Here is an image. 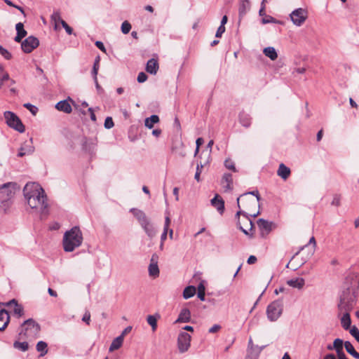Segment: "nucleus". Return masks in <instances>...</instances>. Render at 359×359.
<instances>
[{
	"label": "nucleus",
	"mask_w": 359,
	"mask_h": 359,
	"mask_svg": "<svg viewBox=\"0 0 359 359\" xmlns=\"http://www.w3.org/2000/svg\"><path fill=\"white\" fill-rule=\"evenodd\" d=\"M358 289L359 274L356 273L348 274L342 285L338 305L339 311L343 313L341 324L346 330H348L351 326V320L349 312L356 305Z\"/></svg>",
	"instance_id": "1"
},
{
	"label": "nucleus",
	"mask_w": 359,
	"mask_h": 359,
	"mask_svg": "<svg viewBox=\"0 0 359 359\" xmlns=\"http://www.w3.org/2000/svg\"><path fill=\"white\" fill-rule=\"evenodd\" d=\"M23 194L31 208L38 210L41 215L48 213L47 197L40 184L35 182L26 184L23 189Z\"/></svg>",
	"instance_id": "2"
},
{
	"label": "nucleus",
	"mask_w": 359,
	"mask_h": 359,
	"mask_svg": "<svg viewBox=\"0 0 359 359\" xmlns=\"http://www.w3.org/2000/svg\"><path fill=\"white\" fill-rule=\"evenodd\" d=\"M83 242V236L78 226H74L66 231L63 237V248L65 252H72L79 248Z\"/></svg>",
	"instance_id": "3"
},
{
	"label": "nucleus",
	"mask_w": 359,
	"mask_h": 359,
	"mask_svg": "<svg viewBox=\"0 0 359 359\" xmlns=\"http://www.w3.org/2000/svg\"><path fill=\"white\" fill-rule=\"evenodd\" d=\"M137 219L142 228L149 238H153L156 234V230L154 225L150 222L145 213L138 209L131 208L130 210Z\"/></svg>",
	"instance_id": "4"
},
{
	"label": "nucleus",
	"mask_w": 359,
	"mask_h": 359,
	"mask_svg": "<svg viewBox=\"0 0 359 359\" xmlns=\"http://www.w3.org/2000/svg\"><path fill=\"white\" fill-rule=\"evenodd\" d=\"M16 183L8 182L0 187V206L8 207L14 197Z\"/></svg>",
	"instance_id": "5"
},
{
	"label": "nucleus",
	"mask_w": 359,
	"mask_h": 359,
	"mask_svg": "<svg viewBox=\"0 0 359 359\" xmlns=\"http://www.w3.org/2000/svg\"><path fill=\"white\" fill-rule=\"evenodd\" d=\"M283 311V302L280 300L273 301L266 308L267 318L271 322H275L280 317Z\"/></svg>",
	"instance_id": "6"
},
{
	"label": "nucleus",
	"mask_w": 359,
	"mask_h": 359,
	"mask_svg": "<svg viewBox=\"0 0 359 359\" xmlns=\"http://www.w3.org/2000/svg\"><path fill=\"white\" fill-rule=\"evenodd\" d=\"M7 125L22 133L25 130V127L19 117L12 111H6L4 114Z\"/></svg>",
	"instance_id": "7"
},
{
	"label": "nucleus",
	"mask_w": 359,
	"mask_h": 359,
	"mask_svg": "<svg viewBox=\"0 0 359 359\" xmlns=\"http://www.w3.org/2000/svg\"><path fill=\"white\" fill-rule=\"evenodd\" d=\"M40 329V325L33 319L29 318L22 323V330L19 334L20 335L23 334L25 335L33 336L37 334Z\"/></svg>",
	"instance_id": "8"
},
{
	"label": "nucleus",
	"mask_w": 359,
	"mask_h": 359,
	"mask_svg": "<svg viewBox=\"0 0 359 359\" xmlns=\"http://www.w3.org/2000/svg\"><path fill=\"white\" fill-rule=\"evenodd\" d=\"M241 200L242 202H246V203L250 202V203H252L253 205L255 206L257 205V202L259 203V201L261 200V197L259 196V191L257 190L249 191L248 193H245V194L241 195L237 198V204H238V207L239 209L241 208V207H240V201Z\"/></svg>",
	"instance_id": "9"
},
{
	"label": "nucleus",
	"mask_w": 359,
	"mask_h": 359,
	"mask_svg": "<svg viewBox=\"0 0 359 359\" xmlns=\"http://www.w3.org/2000/svg\"><path fill=\"white\" fill-rule=\"evenodd\" d=\"M290 19L296 26H301L307 18V11L302 8L294 10L290 15Z\"/></svg>",
	"instance_id": "10"
},
{
	"label": "nucleus",
	"mask_w": 359,
	"mask_h": 359,
	"mask_svg": "<svg viewBox=\"0 0 359 359\" xmlns=\"http://www.w3.org/2000/svg\"><path fill=\"white\" fill-rule=\"evenodd\" d=\"M243 215L244 216V220H245V223L244 224V226H249L250 228H249V230L250 231H253V223H252V221L248 217V216L246 215V213L245 212H242L241 210H238L236 214V217L237 218L238 221H237V226L239 228V229H241L246 236H249L250 237H252V235L253 233H250L247 229H244L243 227V226L241 225V222H240V215Z\"/></svg>",
	"instance_id": "11"
},
{
	"label": "nucleus",
	"mask_w": 359,
	"mask_h": 359,
	"mask_svg": "<svg viewBox=\"0 0 359 359\" xmlns=\"http://www.w3.org/2000/svg\"><path fill=\"white\" fill-rule=\"evenodd\" d=\"M39 45V39L33 36H28L21 43V48L25 53H31Z\"/></svg>",
	"instance_id": "12"
},
{
	"label": "nucleus",
	"mask_w": 359,
	"mask_h": 359,
	"mask_svg": "<svg viewBox=\"0 0 359 359\" xmlns=\"http://www.w3.org/2000/svg\"><path fill=\"white\" fill-rule=\"evenodd\" d=\"M190 334L184 332H180L177 338V345L180 352H186L190 346Z\"/></svg>",
	"instance_id": "13"
},
{
	"label": "nucleus",
	"mask_w": 359,
	"mask_h": 359,
	"mask_svg": "<svg viewBox=\"0 0 359 359\" xmlns=\"http://www.w3.org/2000/svg\"><path fill=\"white\" fill-rule=\"evenodd\" d=\"M34 151L32 138L25 141L19 149L18 156L23 157L25 155H30Z\"/></svg>",
	"instance_id": "14"
},
{
	"label": "nucleus",
	"mask_w": 359,
	"mask_h": 359,
	"mask_svg": "<svg viewBox=\"0 0 359 359\" xmlns=\"http://www.w3.org/2000/svg\"><path fill=\"white\" fill-rule=\"evenodd\" d=\"M6 305L15 314L18 318L24 314L23 306L19 304L15 299L8 302Z\"/></svg>",
	"instance_id": "15"
},
{
	"label": "nucleus",
	"mask_w": 359,
	"mask_h": 359,
	"mask_svg": "<svg viewBox=\"0 0 359 359\" xmlns=\"http://www.w3.org/2000/svg\"><path fill=\"white\" fill-rule=\"evenodd\" d=\"M221 184L225 191H230L233 189V177L230 173H224Z\"/></svg>",
	"instance_id": "16"
},
{
	"label": "nucleus",
	"mask_w": 359,
	"mask_h": 359,
	"mask_svg": "<svg viewBox=\"0 0 359 359\" xmlns=\"http://www.w3.org/2000/svg\"><path fill=\"white\" fill-rule=\"evenodd\" d=\"M250 7L251 4L249 0H241L238 8L239 20L250 10Z\"/></svg>",
	"instance_id": "17"
},
{
	"label": "nucleus",
	"mask_w": 359,
	"mask_h": 359,
	"mask_svg": "<svg viewBox=\"0 0 359 359\" xmlns=\"http://www.w3.org/2000/svg\"><path fill=\"white\" fill-rule=\"evenodd\" d=\"M10 321V316L5 309L0 310V330H4Z\"/></svg>",
	"instance_id": "18"
},
{
	"label": "nucleus",
	"mask_w": 359,
	"mask_h": 359,
	"mask_svg": "<svg viewBox=\"0 0 359 359\" xmlns=\"http://www.w3.org/2000/svg\"><path fill=\"white\" fill-rule=\"evenodd\" d=\"M191 320V312L187 308H184L181 310L177 319L175 323H189Z\"/></svg>",
	"instance_id": "19"
},
{
	"label": "nucleus",
	"mask_w": 359,
	"mask_h": 359,
	"mask_svg": "<svg viewBox=\"0 0 359 359\" xmlns=\"http://www.w3.org/2000/svg\"><path fill=\"white\" fill-rule=\"evenodd\" d=\"M211 204L213 205L217 211L222 214L224 211V201L218 195H216L212 200Z\"/></svg>",
	"instance_id": "20"
},
{
	"label": "nucleus",
	"mask_w": 359,
	"mask_h": 359,
	"mask_svg": "<svg viewBox=\"0 0 359 359\" xmlns=\"http://www.w3.org/2000/svg\"><path fill=\"white\" fill-rule=\"evenodd\" d=\"M287 284L293 288L301 290L305 285V280L303 278H295L288 280Z\"/></svg>",
	"instance_id": "21"
},
{
	"label": "nucleus",
	"mask_w": 359,
	"mask_h": 359,
	"mask_svg": "<svg viewBox=\"0 0 359 359\" xmlns=\"http://www.w3.org/2000/svg\"><path fill=\"white\" fill-rule=\"evenodd\" d=\"M290 169L284 163H280L279 165L278 169L277 170V175L283 180H286L290 175Z\"/></svg>",
	"instance_id": "22"
},
{
	"label": "nucleus",
	"mask_w": 359,
	"mask_h": 359,
	"mask_svg": "<svg viewBox=\"0 0 359 359\" xmlns=\"http://www.w3.org/2000/svg\"><path fill=\"white\" fill-rule=\"evenodd\" d=\"M238 119L240 123L245 128H249L251 125L252 118L250 114L245 111L240 112L238 115Z\"/></svg>",
	"instance_id": "23"
},
{
	"label": "nucleus",
	"mask_w": 359,
	"mask_h": 359,
	"mask_svg": "<svg viewBox=\"0 0 359 359\" xmlns=\"http://www.w3.org/2000/svg\"><path fill=\"white\" fill-rule=\"evenodd\" d=\"M158 69V61L154 58L148 60L146 66V71L151 74H156Z\"/></svg>",
	"instance_id": "24"
},
{
	"label": "nucleus",
	"mask_w": 359,
	"mask_h": 359,
	"mask_svg": "<svg viewBox=\"0 0 359 359\" xmlns=\"http://www.w3.org/2000/svg\"><path fill=\"white\" fill-rule=\"evenodd\" d=\"M266 346H255L253 348L248 351L247 359H257L262 351Z\"/></svg>",
	"instance_id": "25"
},
{
	"label": "nucleus",
	"mask_w": 359,
	"mask_h": 359,
	"mask_svg": "<svg viewBox=\"0 0 359 359\" xmlns=\"http://www.w3.org/2000/svg\"><path fill=\"white\" fill-rule=\"evenodd\" d=\"M55 107L57 110L69 114L72 111V107L67 100L58 102Z\"/></svg>",
	"instance_id": "26"
},
{
	"label": "nucleus",
	"mask_w": 359,
	"mask_h": 359,
	"mask_svg": "<svg viewBox=\"0 0 359 359\" xmlns=\"http://www.w3.org/2000/svg\"><path fill=\"white\" fill-rule=\"evenodd\" d=\"M123 341V336H118L116 338H115L112 341V342L109 346V351L112 352L115 350L118 349L122 346Z\"/></svg>",
	"instance_id": "27"
},
{
	"label": "nucleus",
	"mask_w": 359,
	"mask_h": 359,
	"mask_svg": "<svg viewBox=\"0 0 359 359\" xmlns=\"http://www.w3.org/2000/svg\"><path fill=\"white\" fill-rule=\"evenodd\" d=\"M159 122V117L157 115H151L150 117L146 118L144 120V126L151 129L154 127L155 123Z\"/></svg>",
	"instance_id": "28"
},
{
	"label": "nucleus",
	"mask_w": 359,
	"mask_h": 359,
	"mask_svg": "<svg viewBox=\"0 0 359 359\" xmlns=\"http://www.w3.org/2000/svg\"><path fill=\"white\" fill-rule=\"evenodd\" d=\"M264 54L270 58L271 60H275L278 57V54L276 49L273 47H266L263 50Z\"/></svg>",
	"instance_id": "29"
},
{
	"label": "nucleus",
	"mask_w": 359,
	"mask_h": 359,
	"mask_svg": "<svg viewBox=\"0 0 359 359\" xmlns=\"http://www.w3.org/2000/svg\"><path fill=\"white\" fill-rule=\"evenodd\" d=\"M344 347H345L346 351L349 354H351L353 358H355V359H359V353H358L355 350L353 346L352 345V344L350 341H345Z\"/></svg>",
	"instance_id": "30"
},
{
	"label": "nucleus",
	"mask_w": 359,
	"mask_h": 359,
	"mask_svg": "<svg viewBox=\"0 0 359 359\" xmlns=\"http://www.w3.org/2000/svg\"><path fill=\"white\" fill-rule=\"evenodd\" d=\"M160 318L158 314L149 315L147 318V321L149 325H151L152 330L154 332L157 328V319Z\"/></svg>",
	"instance_id": "31"
},
{
	"label": "nucleus",
	"mask_w": 359,
	"mask_h": 359,
	"mask_svg": "<svg viewBox=\"0 0 359 359\" xmlns=\"http://www.w3.org/2000/svg\"><path fill=\"white\" fill-rule=\"evenodd\" d=\"M196 287L193 285H189V286H187L184 288V291H183V297L185 299H189L191 297H192L193 296H194V294H196Z\"/></svg>",
	"instance_id": "32"
},
{
	"label": "nucleus",
	"mask_w": 359,
	"mask_h": 359,
	"mask_svg": "<svg viewBox=\"0 0 359 359\" xmlns=\"http://www.w3.org/2000/svg\"><path fill=\"white\" fill-rule=\"evenodd\" d=\"M257 224L261 229H264L269 232L271 230L273 223L264 219H259L257 221Z\"/></svg>",
	"instance_id": "33"
},
{
	"label": "nucleus",
	"mask_w": 359,
	"mask_h": 359,
	"mask_svg": "<svg viewBox=\"0 0 359 359\" xmlns=\"http://www.w3.org/2000/svg\"><path fill=\"white\" fill-rule=\"evenodd\" d=\"M311 244L313 245V248H312V250L310 252V255H313V253H314V251H315L316 245V239H315V238L313 236H312L310 238V240L309 241V243L307 245H305L299 248V250L293 255L292 259H293L295 256L298 255L301 251H302L304 248H306L308 246V245H311Z\"/></svg>",
	"instance_id": "34"
},
{
	"label": "nucleus",
	"mask_w": 359,
	"mask_h": 359,
	"mask_svg": "<svg viewBox=\"0 0 359 359\" xmlns=\"http://www.w3.org/2000/svg\"><path fill=\"white\" fill-rule=\"evenodd\" d=\"M36 350L41 353V356H43L48 352V344L45 341H40L36 344Z\"/></svg>",
	"instance_id": "35"
},
{
	"label": "nucleus",
	"mask_w": 359,
	"mask_h": 359,
	"mask_svg": "<svg viewBox=\"0 0 359 359\" xmlns=\"http://www.w3.org/2000/svg\"><path fill=\"white\" fill-rule=\"evenodd\" d=\"M149 274L150 276H153L154 278L158 277L159 276V269L158 264L154 263L149 264Z\"/></svg>",
	"instance_id": "36"
},
{
	"label": "nucleus",
	"mask_w": 359,
	"mask_h": 359,
	"mask_svg": "<svg viewBox=\"0 0 359 359\" xmlns=\"http://www.w3.org/2000/svg\"><path fill=\"white\" fill-rule=\"evenodd\" d=\"M205 287L203 282H201L198 285V297L201 301H205Z\"/></svg>",
	"instance_id": "37"
},
{
	"label": "nucleus",
	"mask_w": 359,
	"mask_h": 359,
	"mask_svg": "<svg viewBox=\"0 0 359 359\" xmlns=\"http://www.w3.org/2000/svg\"><path fill=\"white\" fill-rule=\"evenodd\" d=\"M15 29L18 35H21L25 37L27 35V31L24 29V25L22 22H18L15 25Z\"/></svg>",
	"instance_id": "38"
},
{
	"label": "nucleus",
	"mask_w": 359,
	"mask_h": 359,
	"mask_svg": "<svg viewBox=\"0 0 359 359\" xmlns=\"http://www.w3.org/2000/svg\"><path fill=\"white\" fill-rule=\"evenodd\" d=\"M13 346L15 348L20 349L22 351H27L29 348V344L26 341H23V342L15 341L14 343Z\"/></svg>",
	"instance_id": "39"
},
{
	"label": "nucleus",
	"mask_w": 359,
	"mask_h": 359,
	"mask_svg": "<svg viewBox=\"0 0 359 359\" xmlns=\"http://www.w3.org/2000/svg\"><path fill=\"white\" fill-rule=\"evenodd\" d=\"M344 345V343L342 339L337 338L334 339L333 342V348L335 351H339V350L343 349V346Z\"/></svg>",
	"instance_id": "40"
},
{
	"label": "nucleus",
	"mask_w": 359,
	"mask_h": 359,
	"mask_svg": "<svg viewBox=\"0 0 359 359\" xmlns=\"http://www.w3.org/2000/svg\"><path fill=\"white\" fill-rule=\"evenodd\" d=\"M224 166L228 170H232L234 172H237L234 162L230 158H227L225 160Z\"/></svg>",
	"instance_id": "41"
},
{
	"label": "nucleus",
	"mask_w": 359,
	"mask_h": 359,
	"mask_svg": "<svg viewBox=\"0 0 359 359\" xmlns=\"http://www.w3.org/2000/svg\"><path fill=\"white\" fill-rule=\"evenodd\" d=\"M0 54L6 59L11 60L12 58L11 53L4 48L3 46H0Z\"/></svg>",
	"instance_id": "42"
},
{
	"label": "nucleus",
	"mask_w": 359,
	"mask_h": 359,
	"mask_svg": "<svg viewBox=\"0 0 359 359\" xmlns=\"http://www.w3.org/2000/svg\"><path fill=\"white\" fill-rule=\"evenodd\" d=\"M23 107L27 109L33 115H36L38 111V108L30 103H25Z\"/></svg>",
	"instance_id": "43"
},
{
	"label": "nucleus",
	"mask_w": 359,
	"mask_h": 359,
	"mask_svg": "<svg viewBox=\"0 0 359 359\" xmlns=\"http://www.w3.org/2000/svg\"><path fill=\"white\" fill-rule=\"evenodd\" d=\"M131 29V25L128 21H124L121 25V32L126 34Z\"/></svg>",
	"instance_id": "44"
},
{
	"label": "nucleus",
	"mask_w": 359,
	"mask_h": 359,
	"mask_svg": "<svg viewBox=\"0 0 359 359\" xmlns=\"http://www.w3.org/2000/svg\"><path fill=\"white\" fill-rule=\"evenodd\" d=\"M52 20L57 25V23H61V20H63L60 17V13L58 11H55L51 16Z\"/></svg>",
	"instance_id": "45"
},
{
	"label": "nucleus",
	"mask_w": 359,
	"mask_h": 359,
	"mask_svg": "<svg viewBox=\"0 0 359 359\" xmlns=\"http://www.w3.org/2000/svg\"><path fill=\"white\" fill-rule=\"evenodd\" d=\"M203 167V165H202L201 163L200 164H198V163L197 164L196 171L195 176H194V178L197 182L200 181V175L201 173Z\"/></svg>",
	"instance_id": "46"
},
{
	"label": "nucleus",
	"mask_w": 359,
	"mask_h": 359,
	"mask_svg": "<svg viewBox=\"0 0 359 359\" xmlns=\"http://www.w3.org/2000/svg\"><path fill=\"white\" fill-rule=\"evenodd\" d=\"M350 334L359 342V330L356 327H353L350 330Z\"/></svg>",
	"instance_id": "47"
},
{
	"label": "nucleus",
	"mask_w": 359,
	"mask_h": 359,
	"mask_svg": "<svg viewBox=\"0 0 359 359\" xmlns=\"http://www.w3.org/2000/svg\"><path fill=\"white\" fill-rule=\"evenodd\" d=\"M341 196L339 194H335L333 196V199H332V201L331 203V204L332 205H335L337 207L341 205Z\"/></svg>",
	"instance_id": "48"
},
{
	"label": "nucleus",
	"mask_w": 359,
	"mask_h": 359,
	"mask_svg": "<svg viewBox=\"0 0 359 359\" xmlns=\"http://www.w3.org/2000/svg\"><path fill=\"white\" fill-rule=\"evenodd\" d=\"M62 27L65 29L66 32L68 34H72L73 33V29L71 27L68 25V24L65 20H61L60 23Z\"/></svg>",
	"instance_id": "49"
},
{
	"label": "nucleus",
	"mask_w": 359,
	"mask_h": 359,
	"mask_svg": "<svg viewBox=\"0 0 359 359\" xmlns=\"http://www.w3.org/2000/svg\"><path fill=\"white\" fill-rule=\"evenodd\" d=\"M114 121L111 117H107L104 121V127L107 129H110L114 126Z\"/></svg>",
	"instance_id": "50"
},
{
	"label": "nucleus",
	"mask_w": 359,
	"mask_h": 359,
	"mask_svg": "<svg viewBox=\"0 0 359 359\" xmlns=\"http://www.w3.org/2000/svg\"><path fill=\"white\" fill-rule=\"evenodd\" d=\"M147 75L144 72H140L137 80L139 83H143L147 81Z\"/></svg>",
	"instance_id": "51"
},
{
	"label": "nucleus",
	"mask_w": 359,
	"mask_h": 359,
	"mask_svg": "<svg viewBox=\"0 0 359 359\" xmlns=\"http://www.w3.org/2000/svg\"><path fill=\"white\" fill-rule=\"evenodd\" d=\"M82 320L86 324L89 325L90 321V313L88 311H86L82 318Z\"/></svg>",
	"instance_id": "52"
},
{
	"label": "nucleus",
	"mask_w": 359,
	"mask_h": 359,
	"mask_svg": "<svg viewBox=\"0 0 359 359\" xmlns=\"http://www.w3.org/2000/svg\"><path fill=\"white\" fill-rule=\"evenodd\" d=\"M337 353V359H348L346 357L345 353L344 352V350H339V351H336Z\"/></svg>",
	"instance_id": "53"
},
{
	"label": "nucleus",
	"mask_w": 359,
	"mask_h": 359,
	"mask_svg": "<svg viewBox=\"0 0 359 359\" xmlns=\"http://www.w3.org/2000/svg\"><path fill=\"white\" fill-rule=\"evenodd\" d=\"M224 32H225V27L220 25L216 32L215 36L217 38L221 37Z\"/></svg>",
	"instance_id": "54"
},
{
	"label": "nucleus",
	"mask_w": 359,
	"mask_h": 359,
	"mask_svg": "<svg viewBox=\"0 0 359 359\" xmlns=\"http://www.w3.org/2000/svg\"><path fill=\"white\" fill-rule=\"evenodd\" d=\"M221 329V326L219 325L215 324L213 326H212L208 332L209 333H216Z\"/></svg>",
	"instance_id": "55"
},
{
	"label": "nucleus",
	"mask_w": 359,
	"mask_h": 359,
	"mask_svg": "<svg viewBox=\"0 0 359 359\" xmlns=\"http://www.w3.org/2000/svg\"><path fill=\"white\" fill-rule=\"evenodd\" d=\"M95 44L100 50H102L104 53H106V48L102 41H97Z\"/></svg>",
	"instance_id": "56"
},
{
	"label": "nucleus",
	"mask_w": 359,
	"mask_h": 359,
	"mask_svg": "<svg viewBox=\"0 0 359 359\" xmlns=\"http://www.w3.org/2000/svg\"><path fill=\"white\" fill-rule=\"evenodd\" d=\"M98 70H99V69H97L96 67L95 68L93 67L92 75L93 76V80H94L95 83H97V76Z\"/></svg>",
	"instance_id": "57"
},
{
	"label": "nucleus",
	"mask_w": 359,
	"mask_h": 359,
	"mask_svg": "<svg viewBox=\"0 0 359 359\" xmlns=\"http://www.w3.org/2000/svg\"><path fill=\"white\" fill-rule=\"evenodd\" d=\"M257 257L254 255H250L248 259V264H255L257 262Z\"/></svg>",
	"instance_id": "58"
},
{
	"label": "nucleus",
	"mask_w": 359,
	"mask_h": 359,
	"mask_svg": "<svg viewBox=\"0 0 359 359\" xmlns=\"http://www.w3.org/2000/svg\"><path fill=\"white\" fill-rule=\"evenodd\" d=\"M274 20L275 19L273 17L269 16L267 18H263L262 22L263 24H267L269 22H273Z\"/></svg>",
	"instance_id": "59"
},
{
	"label": "nucleus",
	"mask_w": 359,
	"mask_h": 359,
	"mask_svg": "<svg viewBox=\"0 0 359 359\" xmlns=\"http://www.w3.org/2000/svg\"><path fill=\"white\" fill-rule=\"evenodd\" d=\"M100 56L96 57V58L95 59L93 67H94V68L96 67V68L99 69L100 68Z\"/></svg>",
	"instance_id": "60"
},
{
	"label": "nucleus",
	"mask_w": 359,
	"mask_h": 359,
	"mask_svg": "<svg viewBox=\"0 0 359 359\" xmlns=\"http://www.w3.org/2000/svg\"><path fill=\"white\" fill-rule=\"evenodd\" d=\"M161 132L162 131L161 129H154L152 131V135H154L155 137H158L161 134Z\"/></svg>",
	"instance_id": "61"
},
{
	"label": "nucleus",
	"mask_w": 359,
	"mask_h": 359,
	"mask_svg": "<svg viewBox=\"0 0 359 359\" xmlns=\"http://www.w3.org/2000/svg\"><path fill=\"white\" fill-rule=\"evenodd\" d=\"M158 256L156 254H154L151 258L150 263H154V264H158Z\"/></svg>",
	"instance_id": "62"
},
{
	"label": "nucleus",
	"mask_w": 359,
	"mask_h": 359,
	"mask_svg": "<svg viewBox=\"0 0 359 359\" xmlns=\"http://www.w3.org/2000/svg\"><path fill=\"white\" fill-rule=\"evenodd\" d=\"M131 330H132V327H130V326L126 327L120 336H123V337L124 335H126L127 333L130 332L131 331Z\"/></svg>",
	"instance_id": "63"
},
{
	"label": "nucleus",
	"mask_w": 359,
	"mask_h": 359,
	"mask_svg": "<svg viewBox=\"0 0 359 359\" xmlns=\"http://www.w3.org/2000/svg\"><path fill=\"white\" fill-rule=\"evenodd\" d=\"M323 359H337L333 353H328L325 355Z\"/></svg>",
	"instance_id": "64"
}]
</instances>
